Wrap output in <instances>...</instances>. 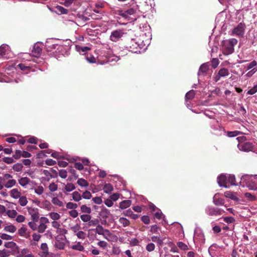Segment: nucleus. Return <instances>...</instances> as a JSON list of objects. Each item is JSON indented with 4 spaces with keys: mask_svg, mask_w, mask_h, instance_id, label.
Instances as JSON below:
<instances>
[{
    "mask_svg": "<svg viewBox=\"0 0 257 257\" xmlns=\"http://www.w3.org/2000/svg\"><path fill=\"white\" fill-rule=\"evenodd\" d=\"M217 181L220 187L226 188H229V185H237L235 183V178L233 175L221 174L217 177Z\"/></svg>",
    "mask_w": 257,
    "mask_h": 257,
    "instance_id": "obj_1",
    "label": "nucleus"
},
{
    "mask_svg": "<svg viewBox=\"0 0 257 257\" xmlns=\"http://www.w3.org/2000/svg\"><path fill=\"white\" fill-rule=\"evenodd\" d=\"M237 43L235 38L226 40L222 42V52L225 55L231 54L234 52V47Z\"/></svg>",
    "mask_w": 257,
    "mask_h": 257,
    "instance_id": "obj_2",
    "label": "nucleus"
},
{
    "mask_svg": "<svg viewBox=\"0 0 257 257\" xmlns=\"http://www.w3.org/2000/svg\"><path fill=\"white\" fill-rule=\"evenodd\" d=\"M245 28V24L243 22H240L234 27L231 31H229L230 35L238 38H241L244 35Z\"/></svg>",
    "mask_w": 257,
    "mask_h": 257,
    "instance_id": "obj_3",
    "label": "nucleus"
},
{
    "mask_svg": "<svg viewBox=\"0 0 257 257\" xmlns=\"http://www.w3.org/2000/svg\"><path fill=\"white\" fill-rule=\"evenodd\" d=\"M109 50H106L105 49L102 48L96 50L97 56V62L98 63L103 65L106 63L105 58H108L109 53Z\"/></svg>",
    "mask_w": 257,
    "mask_h": 257,
    "instance_id": "obj_4",
    "label": "nucleus"
},
{
    "mask_svg": "<svg viewBox=\"0 0 257 257\" xmlns=\"http://www.w3.org/2000/svg\"><path fill=\"white\" fill-rule=\"evenodd\" d=\"M241 180L246 181V186L249 190H257V181L256 180V178L252 176L249 177L247 175H245L242 176Z\"/></svg>",
    "mask_w": 257,
    "mask_h": 257,
    "instance_id": "obj_5",
    "label": "nucleus"
},
{
    "mask_svg": "<svg viewBox=\"0 0 257 257\" xmlns=\"http://www.w3.org/2000/svg\"><path fill=\"white\" fill-rule=\"evenodd\" d=\"M129 51L135 53L140 52V49L142 47L141 44L136 39H132L128 44Z\"/></svg>",
    "mask_w": 257,
    "mask_h": 257,
    "instance_id": "obj_6",
    "label": "nucleus"
},
{
    "mask_svg": "<svg viewBox=\"0 0 257 257\" xmlns=\"http://www.w3.org/2000/svg\"><path fill=\"white\" fill-rule=\"evenodd\" d=\"M205 213L209 216L221 215L224 211L219 208L208 206L205 209Z\"/></svg>",
    "mask_w": 257,
    "mask_h": 257,
    "instance_id": "obj_7",
    "label": "nucleus"
},
{
    "mask_svg": "<svg viewBox=\"0 0 257 257\" xmlns=\"http://www.w3.org/2000/svg\"><path fill=\"white\" fill-rule=\"evenodd\" d=\"M26 208L32 219L34 221H38L39 218V209L37 208L29 206L27 207Z\"/></svg>",
    "mask_w": 257,
    "mask_h": 257,
    "instance_id": "obj_8",
    "label": "nucleus"
},
{
    "mask_svg": "<svg viewBox=\"0 0 257 257\" xmlns=\"http://www.w3.org/2000/svg\"><path fill=\"white\" fill-rule=\"evenodd\" d=\"M10 57V50L9 46L6 44H3L0 47V58H8Z\"/></svg>",
    "mask_w": 257,
    "mask_h": 257,
    "instance_id": "obj_9",
    "label": "nucleus"
},
{
    "mask_svg": "<svg viewBox=\"0 0 257 257\" xmlns=\"http://www.w3.org/2000/svg\"><path fill=\"white\" fill-rule=\"evenodd\" d=\"M92 230L95 231L96 233L99 235H102L107 239L106 236L111 235L110 231L108 229H104L103 226L100 224L97 225L95 229Z\"/></svg>",
    "mask_w": 257,
    "mask_h": 257,
    "instance_id": "obj_10",
    "label": "nucleus"
},
{
    "mask_svg": "<svg viewBox=\"0 0 257 257\" xmlns=\"http://www.w3.org/2000/svg\"><path fill=\"white\" fill-rule=\"evenodd\" d=\"M238 149L244 152H249L253 149V145L251 143L246 142L245 143H239L237 145Z\"/></svg>",
    "mask_w": 257,
    "mask_h": 257,
    "instance_id": "obj_11",
    "label": "nucleus"
},
{
    "mask_svg": "<svg viewBox=\"0 0 257 257\" xmlns=\"http://www.w3.org/2000/svg\"><path fill=\"white\" fill-rule=\"evenodd\" d=\"M40 249L42 250L40 252L39 255L41 257H51L49 252V248L46 243H42L40 246Z\"/></svg>",
    "mask_w": 257,
    "mask_h": 257,
    "instance_id": "obj_12",
    "label": "nucleus"
},
{
    "mask_svg": "<svg viewBox=\"0 0 257 257\" xmlns=\"http://www.w3.org/2000/svg\"><path fill=\"white\" fill-rule=\"evenodd\" d=\"M229 73L228 70L226 68H223L220 69L218 73L214 77V81L217 82L222 77H225L229 75Z\"/></svg>",
    "mask_w": 257,
    "mask_h": 257,
    "instance_id": "obj_13",
    "label": "nucleus"
},
{
    "mask_svg": "<svg viewBox=\"0 0 257 257\" xmlns=\"http://www.w3.org/2000/svg\"><path fill=\"white\" fill-rule=\"evenodd\" d=\"M212 130L214 131V134L216 135H221L222 132H224V128L221 127L217 121H215L214 123L211 126Z\"/></svg>",
    "mask_w": 257,
    "mask_h": 257,
    "instance_id": "obj_14",
    "label": "nucleus"
},
{
    "mask_svg": "<svg viewBox=\"0 0 257 257\" xmlns=\"http://www.w3.org/2000/svg\"><path fill=\"white\" fill-rule=\"evenodd\" d=\"M209 70V65L208 63H205L202 64L199 69L198 75L199 77L204 76L206 75L207 71Z\"/></svg>",
    "mask_w": 257,
    "mask_h": 257,
    "instance_id": "obj_15",
    "label": "nucleus"
},
{
    "mask_svg": "<svg viewBox=\"0 0 257 257\" xmlns=\"http://www.w3.org/2000/svg\"><path fill=\"white\" fill-rule=\"evenodd\" d=\"M136 10L133 8H131L127 10V11H125L123 12L121 10H117L116 11L115 14L118 15L120 16H126L127 15H133L135 14Z\"/></svg>",
    "mask_w": 257,
    "mask_h": 257,
    "instance_id": "obj_16",
    "label": "nucleus"
},
{
    "mask_svg": "<svg viewBox=\"0 0 257 257\" xmlns=\"http://www.w3.org/2000/svg\"><path fill=\"white\" fill-rule=\"evenodd\" d=\"M42 43H36L34 45L32 53L35 57H38L42 52Z\"/></svg>",
    "mask_w": 257,
    "mask_h": 257,
    "instance_id": "obj_17",
    "label": "nucleus"
},
{
    "mask_svg": "<svg viewBox=\"0 0 257 257\" xmlns=\"http://www.w3.org/2000/svg\"><path fill=\"white\" fill-rule=\"evenodd\" d=\"M165 237L158 235H153L151 237V240L157 243L158 246H162L163 244V241Z\"/></svg>",
    "mask_w": 257,
    "mask_h": 257,
    "instance_id": "obj_18",
    "label": "nucleus"
},
{
    "mask_svg": "<svg viewBox=\"0 0 257 257\" xmlns=\"http://www.w3.org/2000/svg\"><path fill=\"white\" fill-rule=\"evenodd\" d=\"M122 32L120 30H116L113 31L110 36V40L112 41L116 42L122 36Z\"/></svg>",
    "mask_w": 257,
    "mask_h": 257,
    "instance_id": "obj_19",
    "label": "nucleus"
},
{
    "mask_svg": "<svg viewBox=\"0 0 257 257\" xmlns=\"http://www.w3.org/2000/svg\"><path fill=\"white\" fill-rule=\"evenodd\" d=\"M53 40L52 39H49L47 40L46 42V45L45 47L47 50L48 51H51L53 49H57L58 47H59L57 44H53L52 41Z\"/></svg>",
    "mask_w": 257,
    "mask_h": 257,
    "instance_id": "obj_20",
    "label": "nucleus"
},
{
    "mask_svg": "<svg viewBox=\"0 0 257 257\" xmlns=\"http://www.w3.org/2000/svg\"><path fill=\"white\" fill-rule=\"evenodd\" d=\"M204 239V235L202 231L199 229H195L194 234V240H198L199 241H202Z\"/></svg>",
    "mask_w": 257,
    "mask_h": 257,
    "instance_id": "obj_21",
    "label": "nucleus"
},
{
    "mask_svg": "<svg viewBox=\"0 0 257 257\" xmlns=\"http://www.w3.org/2000/svg\"><path fill=\"white\" fill-rule=\"evenodd\" d=\"M19 183L21 186L27 188V186L30 183L31 180L28 177H22L18 179Z\"/></svg>",
    "mask_w": 257,
    "mask_h": 257,
    "instance_id": "obj_22",
    "label": "nucleus"
},
{
    "mask_svg": "<svg viewBox=\"0 0 257 257\" xmlns=\"http://www.w3.org/2000/svg\"><path fill=\"white\" fill-rule=\"evenodd\" d=\"M76 50L80 54L84 55L86 52L90 50V48L87 46H75Z\"/></svg>",
    "mask_w": 257,
    "mask_h": 257,
    "instance_id": "obj_23",
    "label": "nucleus"
},
{
    "mask_svg": "<svg viewBox=\"0 0 257 257\" xmlns=\"http://www.w3.org/2000/svg\"><path fill=\"white\" fill-rule=\"evenodd\" d=\"M132 204V201L130 200H125L121 201L119 203V208L121 209H125L129 207Z\"/></svg>",
    "mask_w": 257,
    "mask_h": 257,
    "instance_id": "obj_24",
    "label": "nucleus"
},
{
    "mask_svg": "<svg viewBox=\"0 0 257 257\" xmlns=\"http://www.w3.org/2000/svg\"><path fill=\"white\" fill-rule=\"evenodd\" d=\"M21 192L18 189H13L10 191L11 196L14 199H18L21 197Z\"/></svg>",
    "mask_w": 257,
    "mask_h": 257,
    "instance_id": "obj_25",
    "label": "nucleus"
},
{
    "mask_svg": "<svg viewBox=\"0 0 257 257\" xmlns=\"http://www.w3.org/2000/svg\"><path fill=\"white\" fill-rule=\"evenodd\" d=\"M224 196L226 198H230L234 201H238V198L235 193L231 191H226L224 192Z\"/></svg>",
    "mask_w": 257,
    "mask_h": 257,
    "instance_id": "obj_26",
    "label": "nucleus"
},
{
    "mask_svg": "<svg viewBox=\"0 0 257 257\" xmlns=\"http://www.w3.org/2000/svg\"><path fill=\"white\" fill-rule=\"evenodd\" d=\"M16 183V180L12 178L4 183V186L7 188H10L15 186Z\"/></svg>",
    "mask_w": 257,
    "mask_h": 257,
    "instance_id": "obj_27",
    "label": "nucleus"
},
{
    "mask_svg": "<svg viewBox=\"0 0 257 257\" xmlns=\"http://www.w3.org/2000/svg\"><path fill=\"white\" fill-rule=\"evenodd\" d=\"M195 94V91L194 90H191L188 91L185 95L186 103L187 106L189 107V104L187 103V99H192L194 98Z\"/></svg>",
    "mask_w": 257,
    "mask_h": 257,
    "instance_id": "obj_28",
    "label": "nucleus"
},
{
    "mask_svg": "<svg viewBox=\"0 0 257 257\" xmlns=\"http://www.w3.org/2000/svg\"><path fill=\"white\" fill-rule=\"evenodd\" d=\"M105 60H106V63H112L113 62H117L119 60V57L117 56L114 55H110L109 54L108 58H105Z\"/></svg>",
    "mask_w": 257,
    "mask_h": 257,
    "instance_id": "obj_29",
    "label": "nucleus"
},
{
    "mask_svg": "<svg viewBox=\"0 0 257 257\" xmlns=\"http://www.w3.org/2000/svg\"><path fill=\"white\" fill-rule=\"evenodd\" d=\"M51 201L54 205L58 207H63L64 206V203L57 197L52 198Z\"/></svg>",
    "mask_w": 257,
    "mask_h": 257,
    "instance_id": "obj_30",
    "label": "nucleus"
},
{
    "mask_svg": "<svg viewBox=\"0 0 257 257\" xmlns=\"http://www.w3.org/2000/svg\"><path fill=\"white\" fill-rule=\"evenodd\" d=\"M71 195L72 200L75 202H79L82 199V195L78 191H74Z\"/></svg>",
    "mask_w": 257,
    "mask_h": 257,
    "instance_id": "obj_31",
    "label": "nucleus"
},
{
    "mask_svg": "<svg viewBox=\"0 0 257 257\" xmlns=\"http://www.w3.org/2000/svg\"><path fill=\"white\" fill-rule=\"evenodd\" d=\"M75 189L74 185L71 183H67L65 188L63 189V192L65 193L66 192H71Z\"/></svg>",
    "mask_w": 257,
    "mask_h": 257,
    "instance_id": "obj_32",
    "label": "nucleus"
},
{
    "mask_svg": "<svg viewBox=\"0 0 257 257\" xmlns=\"http://www.w3.org/2000/svg\"><path fill=\"white\" fill-rule=\"evenodd\" d=\"M103 190L105 193L110 194L113 191V188L111 184L107 183L104 185Z\"/></svg>",
    "mask_w": 257,
    "mask_h": 257,
    "instance_id": "obj_33",
    "label": "nucleus"
},
{
    "mask_svg": "<svg viewBox=\"0 0 257 257\" xmlns=\"http://www.w3.org/2000/svg\"><path fill=\"white\" fill-rule=\"evenodd\" d=\"M216 194L215 195L213 198V203L217 206L223 205L224 204V200L222 198H217L216 197Z\"/></svg>",
    "mask_w": 257,
    "mask_h": 257,
    "instance_id": "obj_34",
    "label": "nucleus"
},
{
    "mask_svg": "<svg viewBox=\"0 0 257 257\" xmlns=\"http://www.w3.org/2000/svg\"><path fill=\"white\" fill-rule=\"evenodd\" d=\"M32 189L34 190L35 193L39 195H42L44 191V187L41 185L37 186L36 187L32 188Z\"/></svg>",
    "mask_w": 257,
    "mask_h": 257,
    "instance_id": "obj_35",
    "label": "nucleus"
},
{
    "mask_svg": "<svg viewBox=\"0 0 257 257\" xmlns=\"http://www.w3.org/2000/svg\"><path fill=\"white\" fill-rule=\"evenodd\" d=\"M80 210L81 212L85 213L86 214H90L92 211L91 208L88 207L86 205H81L80 206Z\"/></svg>",
    "mask_w": 257,
    "mask_h": 257,
    "instance_id": "obj_36",
    "label": "nucleus"
},
{
    "mask_svg": "<svg viewBox=\"0 0 257 257\" xmlns=\"http://www.w3.org/2000/svg\"><path fill=\"white\" fill-rule=\"evenodd\" d=\"M17 230V228L13 225H10L5 227L4 230L11 233H14Z\"/></svg>",
    "mask_w": 257,
    "mask_h": 257,
    "instance_id": "obj_37",
    "label": "nucleus"
},
{
    "mask_svg": "<svg viewBox=\"0 0 257 257\" xmlns=\"http://www.w3.org/2000/svg\"><path fill=\"white\" fill-rule=\"evenodd\" d=\"M56 11L59 14H67L68 13V10L67 9L60 6L56 7Z\"/></svg>",
    "mask_w": 257,
    "mask_h": 257,
    "instance_id": "obj_38",
    "label": "nucleus"
},
{
    "mask_svg": "<svg viewBox=\"0 0 257 257\" xmlns=\"http://www.w3.org/2000/svg\"><path fill=\"white\" fill-rule=\"evenodd\" d=\"M119 222L122 225L123 227H126L130 225V221L124 217H120L118 220Z\"/></svg>",
    "mask_w": 257,
    "mask_h": 257,
    "instance_id": "obj_39",
    "label": "nucleus"
},
{
    "mask_svg": "<svg viewBox=\"0 0 257 257\" xmlns=\"http://www.w3.org/2000/svg\"><path fill=\"white\" fill-rule=\"evenodd\" d=\"M19 202L21 206H25L27 204L28 201L26 196H22L19 198Z\"/></svg>",
    "mask_w": 257,
    "mask_h": 257,
    "instance_id": "obj_40",
    "label": "nucleus"
},
{
    "mask_svg": "<svg viewBox=\"0 0 257 257\" xmlns=\"http://www.w3.org/2000/svg\"><path fill=\"white\" fill-rule=\"evenodd\" d=\"M12 178L13 176L11 174L6 173L4 174L3 177H0V181L5 183L9 180L12 179Z\"/></svg>",
    "mask_w": 257,
    "mask_h": 257,
    "instance_id": "obj_41",
    "label": "nucleus"
},
{
    "mask_svg": "<svg viewBox=\"0 0 257 257\" xmlns=\"http://www.w3.org/2000/svg\"><path fill=\"white\" fill-rule=\"evenodd\" d=\"M43 173L45 177L42 178L46 181H49L53 177L51 174L48 170H44Z\"/></svg>",
    "mask_w": 257,
    "mask_h": 257,
    "instance_id": "obj_42",
    "label": "nucleus"
},
{
    "mask_svg": "<svg viewBox=\"0 0 257 257\" xmlns=\"http://www.w3.org/2000/svg\"><path fill=\"white\" fill-rule=\"evenodd\" d=\"M72 248L79 251H83L84 249L83 246L81 245L80 242H78L76 244L72 245Z\"/></svg>",
    "mask_w": 257,
    "mask_h": 257,
    "instance_id": "obj_43",
    "label": "nucleus"
},
{
    "mask_svg": "<svg viewBox=\"0 0 257 257\" xmlns=\"http://www.w3.org/2000/svg\"><path fill=\"white\" fill-rule=\"evenodd\" d=\"M80 218L83 222H88V221L91 219V216L89 215V214H83L80 215Z\"/></svg>",
    "mask_w": 257,
    "mask_h": 257,
    "instance_id": "obj_44",
    "label": "nucleus"
},
{
    "mask_svg": "<svg viewBox=\"0 0 257 257\" xmlns=\"http://www.w3.org/2000/svg\"><path fill=\"white\" fill-rule=\"evenodd\" d=\"M85 59H86V60L89 62V63H95L96 62V59H95V58L91 54H89V55H87L85 57Z\"/></svg>",
    "mask_w": 257,
    "mask_h": 257,
    "instance_id": "obj_45",
    "label": "nucleus"
},
{
    "mask_svg": "<svg viewBox=\"0 0 257 257\" xmlns=\"http://www.w3.org/2000/svg\"><path fill=\"white\" fill-rule=\"evenodd\" d=\"M77 184L81 187H86L88 186V183L83 178L79 179L77 180Z\"/></svg>",
    "mask_w": 257,
    "mask_h": 257,
    "instance_id": "obj_46",
    "label": "nucleus"
},
{
    "mask_svg": "<svg viewBox=\"0 0 257 257\" xmlns=\"http://www.w3.org/2000/svg\"><path fill=\"white\" fill-rule=\"evenodd\" d=\"M49 216L54 221L57 220L60 218V215L57 212H51L49 214Z\"/></svg>",
    "mask_w": 257,
    "mask_h": 257,
    "instance_id": "obj_47",
    "label": "nucleus"
},
{
    "mask_svg": "<svg viewBox=\"0 0 257 257\" xmlns=\"http://www.w3.org/2000/svg\"><path fill=\"white\" fill-rule=\"evenodd\" d=\"M99 221L98 219H94L93 220H90V221H88V222L87 223V227H90V226H95L97 225H98L99 224Z\"/></svg>",
    "mask_w": 257,
    "mask_h": 257,
    "instance_id": "obj_48",
    "label": "nucleus"
},
{
    "mask_svg": "<svg viewBox=\"0 0 257 257\" xmlns=\"http://www.w3.org/2000/svg\"><path fill=\"white\" fill-rule=\"evenodd\" d=\"M66 208L68 209H75L78 207V205L71 202H68L66 205Z\"/></svg>",
    "mask_w": 257,
    "mask_h": 257,
    "instance_id": "obj_49",
    "label": "nucleus"
},
{
    "mask_svg": "<svg viewBox=\"0 0 257 257\" xmlns=\"http://www.w3.org/2000/svg\"><path fill=\"white\" fill-rule=\"evenodd\" d=\"M146 250L149 252L153 251L155 249V245L153 242H150L146 246Z\"/></svg>",
    "mask_w": 257,
    "mask_h": 257,
    "instance_id": "obj_50",
    "label": "nucleus"
},
{
    "mask_svg": "<svg viewBox=\"0 0 257 257\" xmlns=\"http://www.w3.org/2000/svg\"><path fill=\"white\" fill-rule=\"evenodd\" d=\"M23 168V166L21 163H17L14 164L13 166V169L14 171L16 172L21 171Z\"/></svg>",
    "mask_w": 257,
    "mask_h": 257,
    "instance_id": "obj_51",
    "label": "nucleus"
},
{
    "mask_svg": "<svg viewBox=\"0 0 257 257\" xmlns=\"http://www.w3.org/2000/svg\"><path fill=\"white\" fill-rule=\"evenodd\" d=\"M42 207L48 210H50L51 209L52 205L49 201L46 200L42 202Z\"/></svg>",
    "mask_w": 257,
    "mask_h": 257,
    "instance_id": "obj_52",
    "label": "nucleus"
},
{
    "mask_svg": "<svg viewBox=\"0 0 257 257\" xmlns=\"http://www.w3.org/2000/svg\"><path fill=\"white\" fill-rule=\"evenodd\" d=\"M27 230V228L26 227L23 226L22 227H21L18 230V234L21 236H25V237H27V236H25Z\"/></svg>",
    "mask_w": 257,
    "mask_h": 257,
    "instance_id": "obj_53",
    "label": "nucleus"
},
{
    "mask_svg": "<svg viewBox=\"0 0 257 257\" xmlns=\"http://www.w3.org/2000/svg\"><path fill=\"white\" fill-rule=\"evenodd\" d=\"M177 245L182 250H186L189 249L188 245L182 241H179L177 243Z\"/></svg>",
    "mask_w": 257,
    "mask_h": 257,
    "instance_id": "obj_54",
    "label": "nucleus"
},
{
    "mask_svg": "<svg viewBox=\"0 0 257 257\" xmlns=\"http://www.w3.org/2000/svg\"><path fill=\"white\" fill-rule=\"evenodd\" d=\"M47 228V225L39 223L38 226V231L39 233H43Z\"/></svg>",
    "mask_w": 257,
    "mask_h": 257,
    "instance_id": "obj_55",
    "label": "nucleus"
},
{
    "mask_svg": "<svg viewBox=\"0 0 257 257\" xmlns=\"http://www.w3.org/2000/svg\"><path fill=\"white\" fill-rule=\"evenodd\" d=\"M48 188L50 192H55L58 189V186L55 183H51L49 184Z\"/></svg>",
    "mask_w": 257,
    "mask_h": 257,
    "instance_id": "obj_56",
    "label": "nucleus"
},
{
    "mask_svg": "<svg viewBox=\"0 0 257 257\" xmlns=\"http://www.w3.org/2000/svg\"><path fill=\"white\" fill-rule=\"evenodd\" d=\"M37 221H30L29 223H28V225L29 226V227L33 230H36L37 229H38V225L37 224H36V222Z\"/></svg>",
    "mask_w": 257,
    "mask_h": 257,
    "instance_id": "obj_57",
    "label": "nucleus"
},
{
    "mask_svg": "<svg viewBox=\"0 0 257 257\" xmlns=\"http://www.w3.org/2000/svg\"><path fill=\"white\" fill-rule=\"evenodd\" d=\"M51 152H52V151L50 150H48L47 151H41L38 153V156L39 158H42L43 157L47 156L45 154L46 153L50 154L51 153Z\"/></svg>",
    "mask_w": 257,
    "mask_h": 257,
    "instance_id": "obj_58",
    "label": "nucleus"
},
{
    "mask_svg": "<svg viewBox=\"0 0 257 257\" xmlns=\"http://www.w3.org/2000/svg\"><path fill=\"white\" fill-rule=\"evenodd\" d=\"M256 92H257V84L254 85L252 88L248 90L246 93L249 95H253Z\"/></svg>",
    "mask_w": 257,
    "mask_h": 257,
    "instance_id": "obj_59",
    "label": "nucleus"
},
{
    "mask_svg": "<svg viewBox=\"0 0 257 257\" xmlns=\"http://www.w3.org/2000/svg\"><path fill=\"white\" fill-rule=\"evenodd\" d=\"M240 132L239 131H232V132H227V135L228 137H234L238 136L240 134Z\"/></svg>",
    "mask_w": 257,
    "mask_h": 257,
    "instance_id": "obj_60",
    "label": "nucleus"
},
{
    "mask_svg": "<svg viewBox=\"0 0 257 257\" xmlns=\"http://www.w3.org/2000/svg\"><path fill=\"white\" fill-rule=\"evenodd\" d=\"M92 195L91 193L88 191H86L84 192H83L82 198L85 199H89L91 198Z\"/></svg>",
    "mask_w": 257,
    "mask_h": 257,
    "instance_id": "obj_61",
    "label": "nucleus"
},
{
    "mask_svg": "<svg viewBox=\"0 0 257 257\" xmlns=\"http://www.w3.org/2000/svg\"><path fill=\"white\" fill-rule=\"evenodd\" d=\"M59 176L63 179H65L67 177V172L66 170L62 169L59 171Z\"/></svg>",
    "mask_w": 257,
    "mask_h": 257,
    "instance_id": "obj_62",
    "label": "nucleus"
},
{
    "mask_svg": "<svg viewBox=\"0 0 257 257\" xmlns=\"http://www.w3.org/2000/svg\"><path fill=\"white\" fill-rule=\"evenodd\" d=\"M69 214L70 216L72 217L75 218L77 217L78 216V211L75 209L71 210L70 211H69Z\"/></svg>",
    "mask_w": 257,
    "mask_h": 257,
    "instance_id": "obj_63",
    "label": "nucleus"
},
{
    "mask_svg": "<svg viewBox=\"0 0 257 257\" xmlns=\"http://www.w3.org/2000/svg\"><path fill=\"white\" fill-rule=\"evenodd\" d=\"M223 220L226 223L229 224L233 223L234 221H235V219L232 217H225L223 218Z\"/></svg>",
    "mask_w": 257,
    "mask_h": 257,
    "instance_id": "obj_64",
    "label": "nucleus"
}]
</instances>
